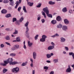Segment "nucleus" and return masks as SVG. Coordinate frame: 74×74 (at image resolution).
Masks as SVG:
<instances>
[{
  "label": "nucleus",
  "instance_id": "obj_1",
  "mask_svg": "<svg viewBox=\"0 0 74 74\" xmlns=\"http://www.w3.org/2000/svg\"><path fill=\"white\" fill-rule=\"evenodd\" d=\"M43 10L46 14L47 16H48V17L51 18H52V14H49V10H48V8L47 7H46L44 8L43 9Z\"/></svg>",
  "mask_w": 74,
  "mask_h": 74
},
{
  "label": "nucleus",
  "instance_id": "obj_2",
  "mask_svg": "<svg viewBox=\"0 0 74 74\" xmlns=\"http://www.w3.org/2000/svg\"><path fill=\"white\" fill-rule=\"evenodd\" d=\"M4 63H0V65H1L2 66H5L6 64H7L8 63V62L7 60L6 61H4Z\"/></svg>",
  "mask_w": 74,
  "mask_h": 74
},
{
  "label": "nucleus",
  "instance_id": "obj_3",
  "mask_svg": "<svg viewBox=\"0 0 74 74\" xmlns=\"http://www.w3.org/2000/svg\"><path fill=\"white\" fill-rule=\"evenodd\" d=\"M22 2V0H19V1H16V5L15 7V8H17L18 6H19V4Z\"/></svg>",
  "mask_w": 74,
  "mask_h": 74
},
{
  "label": "nucleus",
  "instance_id": "obj_4",
  "mask_svg": "<svg viewBox=\"0 0 74 74\" xmlns=\"http://www.w3.org/2000/svg\"><path fill=\"white\" fill-rule=\"evenodd\" d=\"M7 60L8 62V63H9L10 64L11 63L13 62V59L12 58H9Z\"/></svg>",
  "mask_w": 74,
  "mask_h": 74
},
{
  "label": "nucleus",
  "instance_id": "obj_5",
  "mask_svg": "<svg viewBox=\"0 0 74 74\" xmlns=\"http://www.w3.org/2000/svg\"><path fill=\"white\" fill-rule=\"evenodd\" d=\"M18 71H19V68L18 67H16L15 68H13L12 69V72H14V71L18 72Z\"/></svg>",
  "mask_w": 74,
  "mask_h": 74
},
{
  "label": "nucleus",
  "instance_id": "obj_6",
  "mask_svg": "<svg viewBox=\"0 0 74 74\" xmlns=\"http://www.w3.org/2000/svg\"><path fill=\"white\" fill-rule=\"evenodd\" d=\"M27 1L28 5L30 7H32V6H33V3H31L30 2H29V0H27Z\"/></svg>",
  "mask_w": 74,
  "mask_h": 74
},
{
  "label": "nucleus",
  "instance_id": "obj_7",
  "mask_svg": "<svg viewBox=\"0 0 74 74\" xmlns=\"http://www.w3.org/2000/svg\"><path fill=\"white\" fill-rule=\"evenodd\" d=\"M37 56V53L35 52H34L33 53V58L34 59H36Z\"/></svg>",
  "mask_w": 74,
  "mask_h": 74
},
{
  "label": "nucleus",
  "instance_id": "obj_8",
  "mask_svg": "<svg viewBox=\"0 0 74 74\" xmlns=\"http://www.w3.org/2000/svg\"><path fill=\"white\" fill-rule=\"evenodd\" d=\"M7 12V11L5 9H3L1 11V13L2 14H5Z\"/></svg>",
  "mask_w": 74,
  "mask_h": 74
},
{
  "label": "nucleus",
  "instance_id": "obj_9",
  "mask_svg": "<svg viewBox=\"0 0 74 74\" xmlns=\"http://www.w3.org/2000/svg\"><path fill=\"white\" fill-rule=\"evenodd\" d=\"M62 29L63 30H67V26L66 25H64L62 26Z\"/></svg>",
  "mask_w": 74,
  "mask_h": 74
},
{
  "label": "nucleus",
  "instance_id": "obj_10",
  "mask_svg": "<svg viewBox=\"0 0 74 74\" xmlns=\"http://www.w3.org/2000/svg\"><path fill=\"white\" fill-rule=\"evenodd\" d=\"M54 48V46H50L48 47V50H52V49H53Z\"/></svg>",
  "mask_w": 74,
  "mask_h": 74
},
{
  "label": "nucleus",
  "instance_id": "obj_11",
  "mask_svg": "<svg viewBox=\"0 0 74 74\" xmlns=\"http://www.w3.org/2000/svg\"><path fill=\"white\" fill-rule=\"evenodd\" d=\"M64 23H65V24H69V21L67 19H65L64 20Z\"/></svg>",
  "mask_w": 74,
  "mask_h": 74
},
{
  "label": "nucleus",
  "instance_id": "obj_12",
  "mask_svg": "<svg viewBox=\"0 0 74 74\" xmlns=\"http://www.w3.org/2000/svg\"><path fill=\"white\" fill-rule=\"evenodd\" d=\"M18 63L17 62L14 61L12 62L11 63H10V65H14V64H18Z\"/></svg>",
  "mask_w": 74,
  "mask_h": 74
},
{
  "label": "nucleus",
  "instance_id": "obj_13",
  "mask_svg": "<svg viewBox=\"0 0 74 74\" xmlns=\"http://www.w3.org/2000/svg\"><path fill=\"white\" fill-rule=\"evenodd\" d=\"M56 20L58 21H60L62 20V18H61L60 16H58L56 18Z\"/></svg>",
  "mask_w": 74,
  "mask_h": 74
},
{
  "label": "nucleus",
  "instance_id": "obj_14",
  "mask_svg": "<svg viewBox=\"0 0 74 74\" xmlns=\"http://www.w3.org/2000/svg\"><path fill=\"white\" fill-rule=\"evenodd\" d=\"M23 10L24 11V12L25 13H27V11L26 10V6H23Z\"/></svg>",
  "mask_w": 74,
  "mask_h": 74
},
{
  "label": "nucleus",
  "instance_id": "obj_15",
  "mask_svg": "<svg viewBox=\"0 0 74 74\" xmlns=\"http://www.w3.org/2000/svg\"><path fill=\"white\" fill-rule=\"evenodd\" d=\"M28 46L29 47H31L32 45H33V43H31L30 41H28Z\"/></svg>",
  "mask_w": 74,
  "mask_h": 74
},
{
  "label": "nucleus",
  "instance_id": "obj_16",
  "mask_svg": "<svg viewBox=\"0 0 74 74\" xmlns=\"http://www.w3.org/2000/svg\"><path fill=\"white\" fill-rule=\"evenodd\" d=\"M49 4L51 5H53V4H55V2L52 1H50L49 2Z\"/></svg>",
  "mask_w": 74,
  "mask_h": 74
},
{
  "label": "nucleus",
  "instance_id": "obj_17",
  "mask_svg": "<svg viewBox=\"0 0 74 74\" xmlns=\"http://www.w3.org/2000/svg\"><path fill=\"white\" fill-rule=\"evenodd\" d=\"M71 71V68H68L66 71V72L67 73H70Z\"/></svg>",
  "mask_w": 74,
  "mask_h": 74
},
{
  "label": "nucleus",
  "instance_id": "obj_18",
  "mask_svg": "<svg viewBox=\"0 0 74 74\" xmlns=\"http://www.w3.org/2000/svg\"><path fill=\"white\" fill-rule=\"evenodd\" d=\"M10 56H12V57H14L16 56V54L15 53H11L10 54Z\"/></svg>",
  "mask_w": 74,
  "mask_h": 74
},
{
  "label": "nucleus",
  "instance_id": "obj_19",
  "mask_svg": "<svg viewBox=\"0 0 74 74\" xmlns=\"http://www.w3.org/2000/svg\"><path fill=\"white\" fill-rule=\"evenodd\" d=\"M14 47H15L16 49H18L19 48V45H14Z\"/></svg>",
  "mask_w": 74,
  "mask_h": 74
},
{
  "label": "nucleus",
  "instance_id": "obj_20",
  "mask_svg": "<svg viewBox=\"0 0 74 74\" xmlns=\"http://www.w3.org/2000/svg\"><path fill=\"white\" fill-rule=\"evenodd\" d=\"M65 40H66L63 37L61 38V42H64L65 41Z\"/></svg>",
  "mask_w": 74,
  "mask_h": 74
},
{
  "label": "nucleus",
  "instance_id": "obj_21",
  "mask_svg": "<svg viewBox=\"0 0 74 74\" xmlns=\"http://www.w3.org/2000/svg\"><path fill=\"white\" fill-rule=\"evenodd\" d=\"M62 11L64 12H67V8H64L62 9Z\"/></svg>",
  "mask_w": 74,
  "mask_h": 74
},
{
  "label": "nucleus",
  "instance_id": "obj_22",
  "mask_svg": "<svg viewBox=\"0 0 74 74\" xmlns=\"http://www.w3.org/2000/svg\"><path fill=\"white\" fill-rule=\"evenodd\" d=\"M51 22L52 24L55 25V24H56V21L55 20H53L51 21Z\"/></svg>",
  "mask_w": 74,
  "mask_h": 74
},
{
  "label": "nucleus",
  "instance_id": "obj_23",
  "mask_svg": "<svg viewBox=\"0 0 74 74\" xmlns=\"http://www.w3.org/2000/svg\"><path fill=\"white\" fill-rule=\"evenodd\" d=\"M27 62H23L22 63V64H21V66H26V64H27Z\"/></svg>",
  "mask_w": 74,
  "mask_h": 74
},
{
  "label": "nucleus",
  "instance_id": "obj_24",
  "mask_svg": "<svg viewBox=\"0 0 74 74\" xmlns=\"http://www.w3.org/2000/svg\"><path fill=\"white\" fill-rule=\"evenodd\" d=\"M42 15H43L44 17L45 18H46V15H45V12L43 11L42 12Z\"/></svg>",
  "mask_w": 74,
  "mask_h": 74
},
{
  "label": "nucleus",
  "instance_id": "obj_25",
  "mask_svg": "<svg viewBox=\"0 0 74 74\" xmlns=\"http://www.w3.org/2000/svg\"><path fill=\"white\" fill-rule=\"evenodd\" d=\"M6 18H9V17H11V15L10 14H8L5 15Z\"/></svg>",
  "mask_w": 74,
  "mask_h": 74
},
{
  "label": "nucleus",
  "instance_id": "obj_26",
  "mask_svg": "<svg viewBox=\"0 0 74 74\" xmlns=\"http://www.w3.org/2000/svg\"><path fill=\"white\" fill-rule=\"evenodd\" d=\"M24 19V18H23V16H22L19 20V21L20 22H22V21H23Z\"/></svg>",
  "mask_w": 74,
  "mask_h": 74
},
{
  "label": "nucleus",
  "instance_id": "obj_27",
  "mask_svg": "<svg viewBox=\"0 0 74 74\" xmlns=\"http://www.w3.org/2000/svg\"><path fill=\"white\" fill-rule=\"evenodd\" d=\"M62 25L60 24H59V25H58L57 27V28H62Z\"/></svg>",
  "mask_w": 74,
  "mask_h": 74
},
{
  "label": "nucleus",
  "instance_id": "obj_28",
  "mask_svg": "<svg viewBox=\"0 0 74 74\" xmlns=\"http://www.w3.org/2000/svg\"><path fill=\"white\" fill-rule=\"evenodd\" d=\"M47 58H50L51 57V54H47Z\"/></svg>",
  "mask_w": 74,
  "mask_h": 74
},
{
  "label": "nucleus",
  "instance_id": "obj_29",
  "mask_svg": "<svg viewBox=\"0 0 74 74\" xmlns=\"http://www.w3.org/2000/svg\"><path fill=\"white\" fill-rule=\"evenodd\" d=\"M16 49L14 46L11 49V50L12 51H15V50H16Z\"/></svg>",
  "mask_w": 74,
  "mask_h": 74
},
{
  "label": "nucleus",
  "instance_id": "obj_30",
  "mask_svg": "<svg viewBox=\"0 0 74 74\" xmlns=\"http://www.w3.org/2000/svg\"><path fill=\"white\" fill-rule=\"evenodd\" d=\"M10 4L11 5L13 6L14 5V2L12 1H10Z\"/></svg>",
  "mask_w": 74,
  "mask_h": 74
},
{
  "label": "nucleus",
  "instance_id": "obj_31",
  "mask_svg": "<svg viewBox=\"0 0 74 74\" xmlns=\"http://www.w3.org/2000/svg\"><path fill=\"white\" fill-rule=\"evenodd\" d=\"M40 41L42 42H44V41H45V39L42 38L40 39Z\"/></svg>",
  "mask_w": 74,
  "mask_h": 74
},
{
  "label": "nucleus",
  "instance_id": "obj_32",
  "mask_svg": "<svg viewBox=\"0 0 74 74\" xmlns=\"http://www.w3.org/2000/svg\"><path fill=\"white\" fill-rule=\"evenodd\" d=\"M26 32L25 33H26V34H27V32H29V28H28V27H27L26 28Z\"/></svg>",
  "mask_w": 74,
  "mask_h": 74
},
{
  "label": "nucleus",
  "instance_id": "obj_33",
  "mask_svg": "<svg viewBox=\"0 0 74 74\" xmlns=\"http://www.w3.org/2000/svg\"><path fill=\"white\" fill-rule=\"evenodd\" d=\"M16 40L17 42H19V41H21V40H20V38H19V37H18L17 38H16Z\"/></svg>",
  "mask_w": 74,
  "mask_h": 74
},
{
  "label": "nucleus",
  "instance_id": "obj_34",
  "mask_svg": "<svg viewBox=\"0 0 74 74\" xmlns=\"http://www.w3.org/2000/svg\"><path fill=\"white\" fill-rule=\"evenodd\" d=\"M6 40H10V37L9 36H7L5 38Z\"/></svg>",
  "mask_w": 74,
  "mask_h": 74
},
{
  "label": "nucleus",
  "instance_id": "obj_35",
  "mask_svg": "<svg viewBox=\"0 0 74 74\" xmlns=\"http://www.w3.org/2000/svg\"><path fill=\"white\" fill-rule=\"evenodd\" d=\"M7 71H8L7 69H4L3 70V73H6V72Z\"/></svg>",
  "mask_w": 74,
  "mask_h": 74
},
{
  "label": "nucleus",
  "instance_id": "obj_36",
  "mask_svg": "<svg viewBox=\"0 0 74 74\" xmlns=\"http://www.w3.org/2000/svg\"><path fill=\"white\" fill-rule=\"evenodd\" d=\"M41 3H39L38 5L36 6V7L37 8H40V7H41Z\"/></svg>",
  "mask_w": 74,
  "mask_h": 74
},
{
  "label": "nucleus",
  "instance_id": "obj_37",
  "mask_svg": "<svg viewBox=\"0 0 74 74\" xmlns=\"http://www.w3.org/2000/svg\"><path fill=\"white\" fill-rule=\"evenodd\" d=\"M42 38L44 39H45V38H47V37L45 35H43L42 36Z\"/></svg>",
  "mask_w": 74,
  "mask_h": 74
},
{
  "label": "nucleus",
  "instance_id": "obj_38",
  "mask_svg": "<svg viewBox=\"0 0 74 74\" xmlns=\"http://www.w3.org/2000/svg\"><path fill=\"white\" fill-rule=\"evenodd\" d=\"M53 62L55 63H57L58 62V60L56 59L53 60Z\"/></svg>",
  "mask_w": 74,
  "mask_h": 74
},
{
  "label": "nucleus",
  "instance_id": "obj_39",
  "mask_svg": "<svg viewBox=\"0 0 74 74\" xmlns=\"http://www.w3.org/2000/svg\"><path fill=\"white\" fill-rule=\"evenodd\" d=\"M41 18V16H40V15H39L38 16V20L39 21Z\"/></svg>",
  "mask_w": 74,
  "mask_h": 74
},
{
  "label": "nucleus",
  "instance_id": "obj_40",
  "mask_svg": "<svg viewBox=\"0 0 74 74\" xmlns=\"http://www.w3.org/2000/svg\"><path fill=\"white\" fill-rule=\"evenodd\" d=\"M22 8L20 6L19 7L18 9V12H20V11L21 10Z\"/></svg>",
  "mask_w": 74,
  "mask_h": 74
},
{
  "label": "nucleus",
  "instance_id": "obj_41",
  "mask_svg": "<svg viewBox=\"0 0 74 74\" xmlns=\"http://www.w3.org/2000/svg\"><path fill=\"white\" fill-rule=\"evenodd\" d=\"M28 25H29V22L27 21L26 24H25V27H27V26H28Z\"/></svg>",
  "mask_w": 74,
  "mask_h": 74
},
{
  "label": "nucleus",
  "instance_id": "obj_42",
  "mask_svg": "<svg viewBox=\"0 0 74 74\" xmlns=\"http://www.w3.org/2000/svg\"><path fill=\"white\" fill-rule=\"evenodd\" d=\"M16 21V18H13V22H15V21Z\"/></svg>",
  "mask_w": 74,
  "mask_h": 74
},
{
  "label": "nucleus",
  "instance_id": "obj_43",
  "mask_svg": "<svg viewBox=\"0 0 74 74\" xmlns=\"http://www.w3.org/2000/svg\"><path fill=\"white\" fill-rule=\"evenodd\" d=\"M18 32L17 30L15 29V32L13 33V34H16L18 33Z\"/></svg>",
  "mask_w": 74,
  "mask_h": 74
},
{
  "label": "nucleus",
  "instance_id": "obj_44",
  "mask_svg": "<svg viewBox=\"0 0 74 74\" xmlns=\"http://www.w3.org/2000/svg\"><path fill=\"white\" fill-rule=\"evenodd\" d=\"M4 3H8V0H4L3 1Z\"/></svg>",
  "mask_w": 74,
  "mask_h": 74
},
{
  "label": "nucleus",
  "instance_id": "obj_45",
  "mask_svg": "<svg viewBox=\"0 0 74 74\" xmlns=\"http://www.w3.org/2000/svg\"><path fill=\"white\" fill-rule=\"evenodd\" d=\"M38 37V35H36V36L35 37V38L36 40H37V39Z\"/></svg>",
  "mask_w": 74,
  "mask_h": 74
},
{
  "label": "nucleus",
  "instance_id": "obj_46",
  "mask_svg": "<svg viewBox=\"0 0 74 74\" xmlns=\"http://www.w3.org/2000/svg\"><path fill=\"white\" fill-rule=\"evenodd\" d=\"M44 69H45V70H48V67L47 66H44Z\"/></svg>",
  "mask_w": 74,
  "mask_h": 74
},
{
  "label": "nucleus",
  "instance_id": "obj_47",
  "mask_svg": "<svg viewBox=\"0 0 74 74\" xmlns=\"http://www.w3.org/2000/svg\"><path fill=\"white\" fill-rule=\"evenodd\" d=\"M16 25H19V21H17L16 22Z\"/></svg>",
  "mask_w": 74,
  "mask_h": 74
},
{
  "label": "nucleus",
  "instance_id": "obj_48",
  "mask_svg": "<svg viewBox=\"0 0 74 74\" xmlns=\"http://www.w3.org/2000/svg\"><path fill=\"white\" fill-rule=\"evenodd\" d=\"M69 12L70 14H72V13H73V10H69Z\"/></svg>",
  "mask_w": 74,
  "mask_h": 74
},
{
  "label": "nucleus",
  "instance_id": "obj_49",
  "mask_svg": "<svg viewBox=\"0 0 74 74\" xmlns=\"http://www.w3.org/2000/svg\"><path fill=\"white\" fill-rule=\"evenodd\" d=\"M5 44H6L8 45H10V46H11V45H10V43H8V42H5Z\"/></svg>",
  "mask_w": 74,
  "mask_h": 74
},
{
  "label": "nucleus",
  "instance_id": "obj_50",
  "mask_svg": "<svg viewBox=\"0 0 74 74\" xmlns=\"http://www.w3.org/2000/svg\"><path fill=\"white\" fill-rule=\"evenodd\" d=\"M1 48H3L4 47V45L3 44H1L0 45Z\"/></svg>",
  "mask_w": 74,
  "mask_h": 74
},
{
  "label": "nucleus",
  "instance_id": "obj_51",
  "mask_svg": "<svg viewBox=\"0 0 74 74\" xmlns=\"http://www.w3.org/2000/svg\"><path fill=\"white\" fill-rule=\"evenodd\" d=\"M55 37H58L59 36V34H55Z\"/></svg>",
  "mask_w": 74,
  "mask_h": 74
},
{
  "label": "nucleus",
  "instance_id": "obj_52",
  "mask_svg": "<svg viewBox=\"0 0 74 74\" xmlns=\"http://www.w3.org/2000/svg\"><path fill=\"white\" fill-rule=\"evenodd\" d=\"M41 21L42 23H44V22H45V20L44 19H42L41 20Z\"/></svg>",
  "mask_w": 74,
  "mask_h": 74
},
{
  "label": "nucleus",
  "instance_id": "obj_53",
  "mask_svg": "<svg viewBox=\"0 0 74 74\" xmlns=\"http://www.w3.org/2000/svg\"><path fill=\"white\" fill-rule=\"evenodd\" d=\"M69 55H73V52H70L69 53Z\"/></svg>",
  "mask_w": 74,
  "mask_h": 74
},
{
  "label": "nucleus",
  "instance_id": "obj_54",
  "mask_svg": "<svg viewBox=\"0 0 74 74\" xmlns=\"http://www.w3.org/2000/svg\"><path fill=\"white\" fill-rule=\"evenodd\" d=\"M65 48L66 51H69V48L67 47H65Z\"/></svg>",
  "mask_w": 74,
  "mask_h": 74
},
{
  "label": "nucleus",
  "instance_id": "obj_55",
  "mask_svg": "<svg viewBox=\"0 0 74 74\" xmlns=\"http://www.w3.org/2000/svg\"><path fill=\"white\" fill-rule=\"evenodd\" d=\"M5 30H6V31H7L8 32L10 30V29L6 28Z\"/></svg>",
  "mask_w": 74,
  "mask_h": 74
},
{
  "label": "nucleus",
  "instance_id": "obj_56",
  "mask_svg": "<svg viewBox=\"0 0 74 74\" xmlns=\"http://www.w3.org/2000/svg\"><path fill=\"white\" fill-rule=\"evenodd\" d=\"M26 37L27 38H29V34H27V35H26Z\"/></svg>",
  "mask_w": 74,
  "mask_h": 74
},
{
  "label": "nucleus",
  "instance_id": "obj_57",
  "mask_svg": "<svg viewBox=\"0 0 74 74\" xmlns=\"http://www.w3.org/2000/svg\"><path fill=\"white\" fill-rule=\"evenodd\" d=\"M23 48L24 49H26V45H24Z\"/></svg>",
  "mask_w": 74,
  "mask_h": 74
},
{
  "label": "nucleus",
  "instance_id": "obj_58",
  "mask_svg": "<svg viewBox=\"0 0 74 74\" xmlns=\"http://www.w3.org/2000/svg\"><path fill=\"white\" fill-rule=\"evenodd\" d=\"M30 61H31L32 63H33V60L32 59L30 58Z\"/></svg>",
  "mask_w": 74,
  "mask_h": 74
},
{
  "label": "nucleus",
  "instance_id": "obj_59",
  "mask_svg": "<svg viewBox=\"0 0 74 74\" xmlns=\"http://www.w3.org/2000/svg\"><path fill=\"white\" fill-rule=\"evenodd\" d=\"M46 62H47V63H51V61H50L47 60L46 61Z\"/></svg>",
  "mask_w": 74,
  "mask_h": 74
},
{
  "label": "nucleus",
  "instance_id": "obj_60",
  "mask_svg": "<svg viewBox=\"0 0 74 74\" xmlns=\"http://www.w3.org/2000/svg\"><path fill=\"white\" fill-rule=\"evenodd\" d=\"M51 44L52 45H53V46H54V45H55V44H54V43L53 42H51Z\"/></svg>",
  "mask_w": 74,
  "mask_h": 74
},
{
  "label": "nucleus",
  "instance_id": "obj_61",
  "mask_svg": "<svg viewBox=\"0 0 74 74\" xmlns=\"http://www.w3.org/2000/svg\"><path fill=\"white\" fill-rule=\"evenodd\" d=\"M30 66L32 67H33V63H32L31 64H30Z\"/></svg>",
  "mask_w": 74,
  "mask_h": 74
},
{
  "label": "nucleus",
  "instance_id": "obj_62",
  "mask_svg": "<svg viewBox=\"0 0 74 74\" xmlns=\"http://www.w3.org/2000/svg\"><path fill=\"white\" fill-rule=\"evenodd\" d=\"M35 73V71L33 70L32 71V74H34Z\"/></svg>",
  "mask_w": 74,
  "mask_h": 74
},
{
  "label": "nucleus",
  "instance_id": "obj_63",
  "mask_svg": "<svg viewBox=\"0 0 74 74\" xmlns=\"http://www.w3.org/2000/svg\"><path fill=\"white\" fill-rule=\"evenodd\" d=\"M72 56L73 57V59H74V53H73V55H72Z\"/></svg>",
  "mask_w": 74,
  "mask_h": 74
},
{
  "label": "nucleus",
  "instance_id": "obj_64",
  "mask_svg": "<svg viewBox=\"0 0 74 74\" xmlns=\"http://www.w3.org/2000/svg\"><path fill=\"white\" fill-rule=\"evenodd\" d=\"M50 55L51 56H53V53H51L50 54Z\"/></svg>",
  "mask_w": 74,
  "mask_h": 74
}]
</instances>
